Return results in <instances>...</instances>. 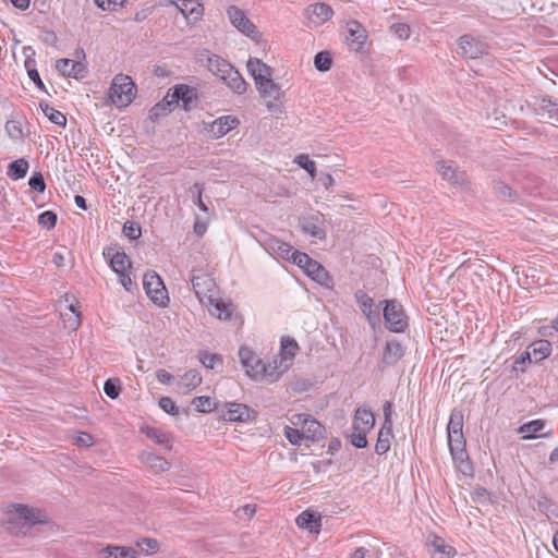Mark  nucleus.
<instances>
[{
	"instance_id": "f257e3e1",
	"label": "nucleus",
	"mask_w": 558,
	"mask_h": 558,
	"mask_svg": "<svg viewBox=\"0 0 558 558\" xmlns=\"http://www.w3.org/2000/svg\"><path fill=\"white\" fill-rule=\"evenodd\" d=\"M8 530L14 535H25L35 524L46 523L47 517L40 510L22 504H12L8 510Z\"/></svg>"
},
{
	"instance_id": "f03ea898",
	"label": "nucleus",
	"mask_w": 558,
	"mask_h": 558,
	"mask_svg": "<svg viewBox=\"0 0 558 558\" xmlns=\"http://www.w3.org/2000/svg\"><path fill=\"white\" fill-rule=\"evenodd\" d=\"M239 357L250 377L269 381L278 379L279 373L276 360H263L248 348H241L239 350Z\"/></svg>"
},
{
	"instance_id": "7ed1b4c3",
	"label": "nucleus",
	"mask_w": 558,
	"mask_h": 558,
	"mask_svg": "<svg viewBox=\"0 0 558 558\" xmlns=\"http://www.w3.org/2000/svg\"><path fill=\"white\" fill-rule=\"evenodd\" d=\"M136 94V85L128 75L118 74L109 88V98L117 107L129 106Z\"/></svg>"
},
{
	"instance_id": "20e7f679",
	"label": "nucleus",
	"mask_w": 558,
	"mask_h": 558,
	"mask_svg": "<svg viewBox=\"0 0 558 558\" xmlns=\"http://www.w3.org/2000/svg\"><path fill=\"white\" fill-rule=\"evenodd\" d=\"M216 412L226 422L247 423L254 421L256 412L248 405L239 402H219Z\"/></svg>"
},
{
	"instance_id": "39448f33",
	"label": "nucleus",
	"mask_w": 558,
	"mask_h": 558,
	"mask_svg": "<svg viewBox=\"0 0 558 558\" xmlns=\"http://www.w3.org/2000/svg\"><path fill=\"white\" fill-rule=\"evenodd\" d=\"M383 316L387 329L391 332H403L408 327V317L401 304L396 300H384Z\"/></svg>"
},
{
	"instance_id": "423d86ee",
	"label": "nucleus",
	"mask_w": 558,
	"mask_h": 558,
	"mask_svg": "<svg viewBox=\"0 0 558 558\" xmlns=\"http://www.w3.org/2000/svg\"><path fill=\"white\" fill-rule=\"evenodd\" d=\"M143 287L147 296L158 306L165 307L169 303L168 291L160 276L149 270L144 275Z\"/></svg>"
},
{
	"instance_id": "0eeeda50",
	"label": "nucleus",
	"mask_w": 558,
	"mask_h": 558,
	"mask_svg": "<svg viewBox=\"0 0 558 558\" xmlns=\"http://www.w3.org/2000/svg\"><path fill=\"white\" fill-rule=\"evenodd\" d=\"M448 446L452 459L459 471L465 475L470 474L472 472V465L465 449V439L463 433L458 434L457 436H454V434L449 433Z\"/></svg>"
},
{
	"instance_id": "6e6552de",
	"label": "nucleus",
	"mask_w": 558,
	"mask_h": 558,
	"mask_svg": "<svg viewBox=\"0 0 558 558\" xmlns=\"http://www.w3.org/2000/svg\"><path fill=\"white\" fill-rule=\"evenodd\" d=\"M458 53L468 59H476L488 53L486 41L470 34L462 35L458 39Z\"/></svg>"
},
{
	"instance_id": "1a4fd4ad",
	"label": "nucleus",
	"mask_w": 558,
	"mask_h": 558,
	"mask_svg": "<svg viewBox=\"0 0 558 558\" xmlns=\"http://www.w3.org/2000/svg\"><path fill=\"white\" fill-rule=\"evenodd\" d=\"M291 423L294 425L302 424L305 439L318 441L325 437L326 428L308 414H294Z\"/></svg>"
},
{
	"instance_id": "9d476101",
	"label": "nucleus",
	"mask_w": 558,
	"mask_h": 558,
	"mask_svg": "<svg viewBox=\"0 0 558 558\" xmlns=\"http://www.w3.org/2000/svg\"><path fill=\"white\" fill-rule=\"evenodd\" d=\"M437 170L442 177L444 180L448 181L452 185L468 189L469 187V179L465 171L460 170L458 167L453 165L452 161H438Z\"/></svg>"
},
{
	"instance_id": "9b49d317",
	"label": "nucleus",
	"mask_w": 558,
	"mask_h": 558,
	"mask_svg": "<svg viewBox=\"0 0 558 558\" xmlns=\"http://www.w3.org/2000/svg\"><path fill=\"white\" fill-rule=\"evenodd\" d=\"M227 14L231 24L242 34L252 39H255L258 36L259 33L256 26L247 19L243 10L235 5H230L227 10Z\"/></svg>"
},
{
	"instance_id": "f8f14e48",
	"label": "nucleus",
	"mask_w": 558,
	"mask_h": 558,
	"mask_svg": "<svg viewBox=\"0 0 558 558\" xmlns=\"http://www.w3.org/2000/svg\"><path fill=\"white\" fill-rule=\"evenodd\" d=\"M354 298L360 310L366 316L368 324L371 326L378 325L380 322V310L379 306L375 304L374 299L363 290H357L354 293Z\"/></svg>"
},
{
	"instance_id": "ddd939ff",
	"label": "nucleus",
	"mask_w": 558,
	"mask_h": 558,
	"mask_svg": "<svg viewBox=\"0 0 558 558\" xmlns=\"http://www.w3.org/2000/svg\"><path fill=\"white\" fill-rule=\"evenodd\" d=\"M256 89L270 112L280 111V107L277 101L280 99L282 92L279 84L275 83L271 78L269 81H265L262 87L259 85L256 86Z\"/></svg>"
},
{
	"instance_id": "4468645a",
	"label": "nucleus",
	"mask_w": 558,
	"mask_h": 558,
	"mask_svg": "<svg viewBox=\"0 0 558 558\" xmlns=\"http://www.w3.org/2000/svg\"><path fill=\"white\" fill-rule=\"evenodd\" d=\"M324 215L315 213L299 220L302 231L312 238L323 240L326 238V230L324 227Z\"/></svg>"
},
{
	"instance_id": "2eb2a0df",
	"label": "nucleus",
	"mask_w": 558,
	"mask_h": 558,
	"mask_svg": "<svg viewBox=\"0 0 558 558\" xmlns=\"http://www.w3.org/2000/svg\"><path fill=\"white\" fill-rule=\"evenodd\" d=\"M193 290L202 303H211L213 292L215 290L214 280L205 274L193 275L192 277Z\"/></svg>"
},
{
	"instance_id": "dca6fc26",
	"label": "nucleus",
	"mask_w": 558,
	"mask_h": 558,
	"mask_svg": "<svg viewBox=\"0 0 558 558\" xmlns=\"http://www.w3.org/2000/svg\"><path fill=\"white\" fill-rule=\"evenodd\" d=\"M170 90H172L170 94L171 101L177 104L182 101V106L186 111L192 108V105L198 98L197 89L185 84H177Z\"/></svg>"
},
{
	"instance_id": "f3484780",
	"label": "nucleus",
	"mask_w": 558,
	"mask_h": 558,
	"mask_svg": "<svg viewBox=\"0 0 558 558\" xmlns=\"http://www.w3.org/2000/svg\"><path fill=\"white\" fill-rule=\"evenodd\" d=\"M167 5H174L190 23L199 21L204 11L196 0H168Z\"/></svg>"
},
{
	"instance_id": "a211bd4d",
	"label": "nucleus",
	"mask_w": 558,
	"mask_h": 558,
	"mask_svg": "<svg viewBox=\"0 0 558 558\" xmlns=\"http://www.w3.org/2000/svg\"><path fill=\"white\" fill-rule=\"evenodd\" d=\"M247 71L255 82V86H263L265 81L271 80L272 69L258 58H250L246 64Z\"/></svg>"
},
{
	"instance_id": "6ab92c4d",
	"label": "nucleus",
	"mask_w": 558,
	"mask_h": 558,
	"mask_svg": "<svg viewBox=\"0 0 558 558\" xmlns=\"http://www.w3.org/2000/svg\"><path fill=\"white\" fill-rule=\"evenodd\" d=\"M56 69L63 76L73 78H84L87 70L84 63L71 59H59L56 63Z\"/></svg>"
},
{
	"instance_id": "aec40b11",
	"label": "nucleus",
	"mask_w": 558,
	"mask_h": 558,
	"mask_svg": "<svg viewBox=\"0 0 558 558\" xmlns=\"http://www.w3.org/2000/svg\"><path fill=\"white\" fill-rule=\"evenodd\" d=\"M104 255L109 259V265L116 274L131 268V260L121 247H108Z\"/></svg>"
},
{
	"instance_id": "412c9836",
	"label": "nucleus",
	"mask_w": 558,
	"mask_h": 558,
	"mask_svg": "<svg viewBox=\"0 0 558 558\" xmlns=\"http://www.w3.org/2000/svg\"><path fill=\"white\" fill-rule=\"evenodd\" d=\"M295 523L300 529L318 534L322 530V515L317 511L306 509L296 517Z\"/></svg>"
},
{
	"instance_id": "4be33fe9",
	"label": "nucleus",
	"mask_w": 558,
	"mask_h": 558,
	"mask_svg": "<svg viewBox=\"0 0 558 558\" xmlns=\"http://www.w3.org/2000/svg\"><path fill=\"white\" fill-rule=\"evenodd\" d=\"M333 11L331 7L324 2L311 4L306 9L307 19L315 25H322L331 19Z\"/></svg>"
},
{
	"instance_id": "5701e85b",
	"label": "nucleus",
	"mask_w": 558,
	"mask_h": 558,
	"mask_svg": "<svg viewBox=\"0 0 558 558\" xmlns=\"http://www.w3.org/2000/svg\"><path fill=\"white\" fill-rule=\"evenodd\" d=\"M375 424V417L371 410L365 408H359L355 411L354 417H353V430H361L368 433Z\"/></svg>"
},
{
	"instance_id": "b1692460",
	"label": "nucleus",
	"mask_w": 558,
	"mask_h": 558,
	"mask_svg": "<svg viewBox=\"0 0 558 558\" xmlns=\"http://www.w3.org/2000/svg\"><path fill=\"white\" fill-rule=\"evenodd\" d=\"M403 355L402 344L395 339L388 340L383 352V363L387 366L395 365Z\"/></svg>"
},
{
	"instance_id": "393cba45",
	"label": "nucleus",
	"mask_w": 558,
	"mask_h": 558,
	"mask_svg": "<svg viewBox=\"0 0 558 558\" xmlns=\"http://www.w3.org/2000/svg\"><path fill=\"white\" fill-rule=\"evenodd\" d=\"M305 274L325 288H331L333 286L332 277L325 267L316 260L310 264Z\"/></svg>"
},
{
	"instance_id": "a878e982",
	"label": "nucleus",
	"mask_w": 558,
	"mask_h": 558,
	"mask_svg": "<svg viewBox=\"0 0 558 558\" xmlns=\"http://www.w3.org/2000/svg\"><path fill=\"white\" fill-rule=\"evenodd\" d=\"M221 81L226 83V85L235 94L242 95L246 92L247 83L242 77L241 73L231 68V71H228L222 77Z\"/></svg>"
},
{
	"instance_id": "bb28decb",
	"label": "nucleus",
	"mask_w": 558,
	"mask_h": 558,
	"mask_svg": "<svg viewBox=\"0 0 558 558\" xmlns=\"http://www.w3.org/2000/svg\"><path fill=\"white\" fill-rule=\"evenodd\" d=\"M236 122V119L229 116L219 117L210 124L208 132L214 138H220L231 131Z\"/></svg>"
},
{
	"instance_id": "cd10ccee",
	"label": "nucleus",
	"mask_w": 558,
	"mask_h": 558,
	"mask_svg": "<svg viewBox=\"0 0 558 558\" xmlns=\"http://www.w3.org/2000/svg\"><path fill=\"white\" fill-rule=\"evenodd\" d=\"M142 432L146 435L147 438L155 441L156 444L163 446L167 451L172 449V439L169 433L165 432L161 428L146 426L142 428Z\"/></svg>"
},
{
	"instance_id": "c85d7f7f",
	"label": "nucleus",
	"mask_w": 558,
	"mask_h": 558,
	"mask_svg": "<svg viewBox=\"0 0 558 558\" xmlns=\"http://www.w3.org/2000/svg\"><path fill=\"white\" fill-rule=\"evenodd\" d=\"M201 383V374L195 369H190L180 377L178 381V389L180 392L186 395L199 386Z\"/></svg>"
},
{
	"instance_id": "c756f323",
	"label": "nucleus",
	"mask_w": 558,
	"mask_h": 558,
	"mask_svg": "<svg viewBox=\"0 0 558 558\" xmlns=\"http://www.w3.org/2000/svg\"><path fill=\"white\" fill-rule=\"evenodd\" d=\"M527 350L531 352V356L533 355L535 362L538 363L545 359H547L553 352V344L547 339H539L533 341Z\"/></svg>"
},
{
	"instance_id": "7c9ffc66",
	"label": "nucleus",
	"mask_w": 558,
	"mask_h": 558,
	"mask_svg": "<svg viewBox=\"0 0 558 558\" xmlns=\"http://www.w3.org/2000/svg\"><path fill=\"white\" fill-rule=\"evenodd\" d=\"M433 558H452L456 554L453 547L447 545L439 536H434L429 544Z\"/></svg>"
},
{
	"instance_id": "2f4dec72",
	"label": "nucleus",
	"mask_w": 558,
	"mask_h": 558,
	"mask_svg": "<svg viewBox=\"0 0 558 558\" xmlns=\"http://www.w3.org/2000/svg\"><path fill=\"white\" fill-rule=\"evenodd\" d=\"M233 65L225 60L223 58L211 54L207 57V68L208 70L218 77H222L228 71H231Z\"/></svg>"
},
{
	"instance_id": "473e14b6",
	"label": "nucleus",
	"mask_w": 558,
	"mask_h": 558,
	"mask_svg": "<svg viewBox=\"0 0 558 558\" xmlns=\"http://www.w3.org/2000/svg\"><path fill=\"white\" fill-rule=\"evenodd\" d=\"M392 438V426L381 425L378 438L375 445V452L379 456L385 454L390 449V440Z\"/></svg>"
},
{
	"instance_id": "72a5a7b5",
	"label": "nucleus",
	"mask_w": 558,
	"mask_h": 558,
	"mask_svg": "<svg viewBox=\"0 0 558 558\" xmlns=\"http://www.w3.org/2000/svg\"><path fill=\"white\" fill-rule=\"evenodd\" d=\"M349 33L351 39V47L353 50L359 51L365 41L364 31L359 22L352 21L349 24Z\"/></svg>"
},
{
	"instance_id": "f704fd0d",
	"label": "nucleus",
	"mask_w": 558,
	"mask_h": 558,
	"mask_svg": "<svg viewBox=\"0 0 558 558\" xmlns=\"http://www.w3.org/2000/svg\"><path fill=\"white\" fill-rule=\"evenodd\" d=\"M106 558H136L137 551L126 546H107L101 550Z\"/></svg>"
},
{
	"instance_id": "c9c22d12",
	"label": "nucleus",
	"mask_w": 558,
	"mask_h": 558,
	"mask_svg": "<svg viewBox=\"0 0 558 558\" xmlns=\"http://www.w3.org/2000/svg\"><path fill=\"white\" fill-rule=\"evenodd\" d=\"M28 161L21 158L9 163L7 175L12 180L23 179L28 171Z\"/></svg>"
},
{
	"instance_id": "e433bc0d",
	"label": "nucleus",
	"mask_w": 558,
	"mask_h": 558,
	"mask_svg": "<svg viewBox=\"0 0 558 558\" xmlns=\"http://www.w3.org/2000/svg\"><path fill=\"white\" fill-rule=\"evenodd\" d=\"M209 312L211 315L216 316L219 319H229L232 315L233 306L231 303H225L221 300L213 299Z\"/></svg>"
},
{
	"instance_id": "4c0bfd02",
	"label": "nucleus",
	"mask_w": 558,
	"mask_h": 558,
	"mask_svg": "<svg viewBox=\"0 0 558 558\" xmlns=\"http://www.w3.org/2000/svg\"><path fill=\"white\" fill-rule=\"evenodd\" d=\"M494 191L495 194L502 201H507L510 203H515L519 201L518 192L512 190L511 186H509L502 181L494 182Z\"/></svg>"
},
{
	"instance_id": "58836bf2",
	"label": "nucleus",
	"mask_w": 558,
	"mask_h": 558,
	"mask_svg": "<svg viewBox=\"0 0 558 558\" xmlns=\"http://www.w3.org/2000/svg\"><path fill=\"white\" fill-rule=\"evenodd\" d=\"M545 427L544 420H533L527 423L521 425L518 429L520 434H522L523 439H533L536 437V434L543 430Z\"/></svg>"
},
{
	"instance_id": "ea45409f",
	"label": "nucleus",
	"mask_w": 558,
	"mask_h": 558,
	"mask_svg": "<svg viewBox=\"0 0 558 558\" xmlns=\"http://www.w3.org/2000/svg\"><path fill=\"white\" fill-rule=\"evenodd\" d=\"M43 113L54 124L59 126L66 125V117L59 110L52 108L49 104L40 102Z\"/></svg>"
},
{
	"instance_id": "a19ab883",
	"label": "nucleus",
	"mask_w": 558,
	"mask_h": 558,
	"mask_svg": "<svg viewBox=\"0 0 558 558\" xmlns=\"http://www.w3.org/2000/svg\"><path fill=\"white\" fill-rule=\"evenodd\" d=\"M449 433L454 434V436L463 433V413L457 409H453L450 413L447 435H449Z\"/></svg>"
},
{
	"instance_id": "79ce46f5",
	"label": "nucleus",
	"mask_w": 558,
	"mask_h": 558,
	"mask_svg": "<svg viewBox=\"0 0 558 558\" xmlns=\"http://www.w3.org/2000/svg\"><path fill=\"white\" fill-rule=\"evenodd\" d=\"M142 461L149 465L151 469L158 471H165L170 466V463L165 458L159 457L153 452H144L142 454Z\"/></svg>"
},
{
	"instance_id": "37998d69",
	"label": "nucleus",
	"mask_w": 558,
	"mask_h": 558,
	"mask_svg": "<svg viewBox=\"0 0 558 558\" xmlns=\"http://www.w3.org/2000/svg\"><path fill=\"white\" fill-rule=\"evenodd\" d=\"M270 248L282 259L291 260L293 253L296 251L289 243L282 242L280 240H271Z\"/></svg>"
},
{
	"instance_id": "c03bdc74",
	"label": "nucleus",
	"mask_w": 558,
	"mask_h": 558,
	"mask_svg": "<svg viewBox=\"0 0 558 558\" xmlns=\"http://www.w3.org/2000/svg\"><path fill=\"white\" fill-rule=\"evenodd\" d=\"M192 404L195 405V410L199 413H209L214 410L216 411V405H219V403L214 402L208 396L195 397L192 400Z\"/></svg>"
},
{
	"instance_id": "a18cd8bd",
	"label": "nucleus",
	"mask_w": 558,
	"mask_h": 558,
	"mask_svg": "<svg viewBox=\"0 0 558 558\" xmlns=\"http://www.w3.org/2000/svg\"><path fill=\"white\" fill-rule=\"evenodd\" d=\"M314 65L318 71L325 72L330 70L332 65V58L328 51H319L314 57Z\"/></svg>"
},
{
	"instance_id": "49530a36",
	"label": "nucleus",
	"mask_w": 558,
	"mask_h": 558,
	"mask_svg": "<svg viewBox=\"0 0 558 558\" xmlns=\"http://www.w3.org/2000/svg\"><path fill=\"white\" fill-rule=\"evenodd\" d=\"M57 214L52 210H46L38 216V225L47 230H51L57 225Z\"/></svg>"
},
{
	"instance_id": "de8ad7c7",
	"label": "nucleus",
	"mask_w": 558,
	"mask_h": 558,
	"mask_svg": "<svg viewBox=\"0 0 558 558\" xmlns=\"http://www.w3.org/2000/svg\"><path fill=\"white\" fill-rule=\"evenodd\" d=\"M136 545L145 553L149 555L159 550V542L156 538L143 537L136 542Z\"/></svg>"
},
{
	"instance_id": "09e8293b",
	"label": "nucleus",
	"mask_w": 558,
	"mask_h": 558,
	"mask_svg": "<svg viewBox=\"0 0 558 558\" xmlns=\"http://www.w3.org/2000/svg\"><path fill=\"white\" fill-rule=\"evenodd\" d=\"M104 391L109 398L117 399L121 391L120 379H118V378L107 379L104 385Z\"/></svg>"
},
{
	"instance_id": "8fccbe9b",
	"label": "nucleus",
	"mask_w": 558,
	"mask_h": 558,
	"mask_svg": "<svg viewBox=\"0 0 558 558\" xmlns=\"http://www.w3.org/2000/svg\"><path fill=\"white\" fill-rule=\"evenodd\" d=\"M295 163L304 169L306 172H308L311 174L312 178L315 177V173H316V166H315V162L313 160L310 159L308 155L306 154H301L299 156L295 157Z\"/></svg>"
},
{
	"instance_id": "3c124183",
	"label": "nucleus",
	"mask_w": 558,
	"mask_h": 558,
	"mask_svg": "<svg viewBox=\"0 0 558 558\" xmlns=\"http://www.w3.org/2000/svg\"><path fill=\"white\" fill-rule=\"evenodd\" d=\"M281 350L284 355L293 359L299 350V344L293 338L284 337L281 340Z\"/></svg>"
},
{
	"instance_id": "603ef678",
	"label": "nucleus",
	"mask_w": 558,
	"mask_h": 558,
	"mask_svg": "<svg viewBox=\"0 0 558 558\" xmlns=\"http://www.w3.org/2000/svg\"><path fill=\"white\" fill-rule=\"evenodd\" d=\"M539 110L548 113V118H555L558 109V101L551 100L548 97H544L539 100Z\"/></svg>"
},
{
	"instance_id": "864d4df0",
	"label": "nucleus",
	"mask_w": 558,
	"mask_h": 558,
	"mask_svg": "<svg viewBox=\"0 0 558 558\" xmlns=\"http://www.w3.org/2000/svg\"><path fill=\"white\" fill-rule=\"evenodd\" d=\"M471 500L481 505L490 504L496 497L492 490H471Z\"/></svg>"
},
{
	"instance_id": "5fc2aeb1",
	"label": "nucleus",
	"mask_w": 558,
	"mask_h": 558,
	"mask_svg": "<svg viewBox=\"0 0 558 558\" xmlns=\"http://www.w3.org/2000/svg\"><path fill=\"white\" fill-rule=\"evenodd\" d=\"M291 262L302 268L305 272L310 267V264L314 262L306 253L295 251L291 258Z\"/></svg>"
},
{
	"instance_id": "6e6d98bb",
	"label": "nucleus",
	"mask_w": 558,
	"mask_h": 558,
	"mask_svg": "<svg viewBox=\"0 0 558 558\" xmlns=\"http://www.w3.org/2000/svg\"><path fill=\"white\" fill-rule=\"evenodd\" d=\"M123 233L131 240H137L142 235L141 226L133 221H126L123 226Z\"/></svg>"
},
{
	"instance_id": "4d7b16f0",
	"label": "nucleus",
	"mask_w": 558,
	"mask_h": 558,
	"mask_svg": "<svg viewBox=\"0 0 558 558\" xmlns=\"http://www.w3.org/2000/svg\"><path fill=\"white\" fill-rule=\"evenodd\" d=\"M537 331L542 337L551 338L554 331L558 332V315L551 318L547 325L541 326Z\"/></svg>"
},
{
	"instance_id": "13d9d810",
	"label": "nucleus",
	"mask_w": 558,
	"mask_h": 558,
	"mask_svg": "<svg viewBox=\"0 0 558 558\" xmlns=\"http://www.w3.org/2000/svg\"><path fill=\"white\" fill-rule=\"evenodd\" d=\"M159 408L170 415L179 414V408L170 397H161L158 401Z\"/></svg>"
},
{
	"instance_id": "bf43d9fd",
	"label": "nucleus",
	"mask_w": 558,
	"mask_h": 558,
	"mask_svg": "<svg viewBox=\"0 0 558 558\" xmlns=\"http://www.w3.org/2000/svg\"><path fill=\"white\" fill-rule=\"evenodd\" d=\"M96 5L104 11H117L118 8L123 7L126 0H94Z\"/></svg>"
},
{
	"instance_id": "052dcab7",
	"label": "nucleus",
	"mask_w": 558,
	"mask_h": 558,
	"mask_svg": "<svg viewBox=\"0 0 558 558\" xmlns=\"http://www.w3.org/2000/svg\"><path fill=\"white\" fill-rule=\"evenodd\" d=\"M284 435L292 445H300L301 441L305 439L302 430L290 426H286Z\"/></svg>"
},
{
	"instance_id": "680f3d73",
	"label": "nucleus",
	"mask_w": 558,
	"mask_h": 558,
	"mask_svg": "<svg viewBox=\"0 0 558 558\" xmlns=\"http://www.w3.org/2000/svg\"><path fill=\"white\" fill-rule=\"evenodd\" d=\"M5 132L12 140H20L23 137L22 126L17 121H8L5 123Z\"/></svg>"
},
{
	"instance_id": "e2e57ef3",
	"label": "nucleus",
	"mask_w": 558,
	"mask_h": 558,
	"mask_svg": "<svg viewBox=\"0 0 558 558\" xmlns=\"http://www.w3.org/2000/svg\"><path fill=\"white\" fill-rule=\"evenodd\" d=\"M28 185L32 190L44 193L46 190V183L40 172L34 173L28 181Z\"/></svg>"
},
{
	"instance_id": "0e129e2a",
	"label": "nucleus",
	"mask_w": 558,
	"mask_h": 558,
	"mask_svg": "<svg viewBox=\"0 0 558 558\" xmlns=\"http://www.w3.org/2000/svg\"><path fill=\"white\" fill-rule=\"evenodd\" d=\"M191 190H195V192H196V198L194 199V204L199 208V210H202L204 213H208V207L203 202V197H202L203 191H204V185L202 183L196 182L193 184Z\"/></svg>"
},
{
	"instance_id": "69168bd1",
	"label": "nucleus",
	"mask_w": 558,
	"mask_h": 558,
	"mask_svg": "<svg viewBox=\"0 0 558 558\" xmlns=\"http://www.w3.org/2000/svg\"><path fill=\"white\" fill-rule=\"evenodd\" d=\"M366 434L365 432L353 430L351 434V444L359 449L365 448L367 446Z\"/></svg>"
},
{
	"instance_id": "338daca9",
	"label": "nucleus",
	"mask_w": 558,
	"mask_h": 558,
	"mask_svg": "<svg viewBox=\"0 0 558 558\" xmlns=\"http://www.w3.org/2000/svg\"><path fill=\"white\" fill-rule=\"evenodd\" d=\"M199 361L205 367L213 369L216 363L220 361V356L208 352H201Z\"/></svg>"
},
{
	"instance_id": "774afa93",
	"label": "nucleus",
	"mask_w": 558,
	"mask_h": 558,
	"mask_svg": "<svg viewBox=\"0 0 558 558\" xmlns=\"http://www.w3.org/2000/svg\"><path fill=\"white\" fill-rule=\"evenodd\" d=\"M74 442L80 447L87 448L94 445V438L90 434L86 432H80L78 435L75 437Z\"/></svg>"
}]
</instances>
